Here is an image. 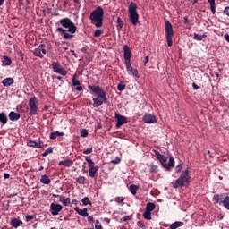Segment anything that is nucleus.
Instances as JSON below:
<instances>
[{"instance_id": "052dcab7", "label": "nucleus", "mask_w": 229, "mask_h": 229, "mask_svg": "<svg viewBox=\"0 0 229 229\" xmlns=\"http://www.w3.org/2000/svg\"><path fill=\"white\" fill-rule=\"evenodd\" d=\"M4 178L5 179V180H8V178H10V174H4Z\"/></svg>"}, {"instance_id": "b1692460", "label": "nucleus", "mask_w": 229, "mask_h": 229, "mask_svg": "<svg viewBox=\"0 0 229 229\" xmlns=\"http://www.w3.org/2000/svg\"><path fill=\"white\" fill-rule=\"evenodd\" d=\"M213 202L216 204L217 203H223V194H215L213 196Z\"/></svg>"}, {"instance_id": "ddd939ff", "label": "nucleus", "mask_w": 229, "mask_h": 229, "mask_svg": "<svg viewBox=\"0 0 229 229\" xmlns=\"http://www.w3.org/2000/svg\"><path fill=\"white\" fill-rule=\"evenodd\" d=\"M115 119L117 120V123H116L117 128H120V126H123V124L128 123V118H126V116H123L117 113H115Z\"/></svg>"}, {"instance_id": "4468645a", "label": "nucleus", "mask_w": 229, "mask_h": 229, "mask_svg": "<svg viewBox=\"0 0 229 229\" xmlns=\"http://www.w3.org/2000/svg\"><path fill=\"white\" fill-rule=\"evenodd\" d=\"M76 78H77V75L74 74L73 77L72 78V84L73 87H76L75 90H77V92H81V90H83V87Z\"/></svg>"}, {"instance_id": "338daca9", "label": "nucleus", "mask_w": 229, "mask_h": 229, "mask_svg": "<svg viewBox=\"0 0 229 229\" xmlns=\"http://www.w3.org/2000/svg\"><path fill=\"white\" fill-rule=\"evenodd\" d=\"M72 205H78V200L73 199V200H72Z\"/></svg>"}, {"instance_id": "bf43d9fd", "label": "nucleus", "mask_w": 229, "mask_h": 229, "mask_svg": "<svg viewBox=\"0 0 229 229\" xmlns=\"http://www.w3.org/2000/svg\"><path fill=\"white\" fill-rule=\"evenodd\" d=\"M184 24H189V18L186 16L183 18Z\"/></svg>"}, {"instance_id": "0e129e2a", "label": "nucleus", "mask_w": 229, "mask_h": 229, "mask_svg": "<svg viewBox=\"0 0 229 229\" xmlns=\"http://www.w3.org/2000/svg\"><path fill=\"white\" fill-rule=\"evenodd\" d=\"M225 40L227 41V42H229V35L228 34H225Z\"/></svg>"}, {"instance_id": "aec40b11", "label": "nucleus", "mask_w": 229, "mask_h": 229, "mask_svg": "<svg viewBox=\"0 0 229 229\" xmlns=\"http://www.w3.org/2000/svg\"><path fill=\"white\" fill-rule=\"evenodd\" d=\"M164 167H165V169H166V171H171V169H173V167H174V158L173 157H170L168 164L165 163L164 165Z\"/></svg>"}, {"instance_id": "412c9836", "label": "nucleus", "mask_w": 229, "mask_h": 229, "mask_svg": "<svg viewBox=\"0 0 229 229\" xmlns=\"http://www.w3.org/2000/svg\"><path fill=\"white\" fill-rule=\"evenodd\" d=\"M74 161L72 159H65L59 162V165H64V167H72Z\"/></svg>"}, {"instance_id": "cd10ccee", "label": "nucleus", "mask_w": 229, "mask_h": 229, "mask_svg": "<svg viewBox=\"0 0 229 229\" xmlns=\"http://www.w3.org/2000/svg\"><path fill=\"white\" fill-rule=\"evenodd\" d=\"M64 132H60V131H55L50 133V139L52 140H55V139H56L57 137H64Z\"/></svg>"}, {"instance_id": "6e6d98bb", "label": "nucleus", "mask_w": 229, "mask_h": 229, "mask_svg": "<svg viewBox=\"0 0 229 229\" xmlns=\"http://www.w3.org/2000/svg\"><path fill=\"white\" fill-rule=\"evenodd\" d=\"M192 87L194 90H198V89H199V86H198V84H196V82L192 83Z\"/></svg>"}, {"instance_id": "3c124183", "label": "nucleus", "mask_w": 229, "mask_h": 229, "mask_svg": "<svg viewBox=\"0 0 229 229\" xmlns=\"http://www.w3.org/2000/svg\"><path fill=\"white\" fill-rule=\"evenodd\" d=\"M95 228L96 229H103V226L101 225V222L97 220L96 224H95Z\"/></svg>"}, {"instance_id": "603ef678", "label": "nucleus", "mask_w": 229, "mask_h": 229, "mask_svg": "<svg viewBox=\"0 0 229 229\" xmlns=\"http://www.w3.org/2000/svg\"><path fill=\"white\" fill-rule=\"evenodd\" d=\"M26 221H32V219H35V216L33 215H27L25 216Z\"/></svg>"}, {"instance_id": "09e8293b", "label": "nucleus", "mask_w": 229, "mask_h": 229, "mask_svg": "<svg viewBox=\"0 0 229 229\" xmlns=\"http://www.w3.org/2000/svg\"><path fill=\"white\" fill-rule=\"evenodd\" d=\"M49 153H53V148H48L43 153V157H47V155H49Z\"/></svg>"}, {"instance_id": "6ab92c4d", "label": "nucleus", "mask_w": 229, "mask_h": 229, "mask_svg": "<svg viewBox=\"0 0 229 229\" xmlns=\"http://www.w3.org/2000/svg\"><path fill=\"white\" fill-rule=\"evenodd\" d=\"M22 221H21L19 218L13 217L11 218L10 225L13 228H17L18 226H21L22 225Z\"/></svg>"}, {"instance_id": "774afa93", "label": "nucleus", "mask_w": 229, "mask_h": 229, "mask_svg": "<svg viewBox=\"0 0 229 229\" xmlns=\"http://www.w3.org/2000/svg\"><path fill=\"white\" fill-rule=\"evenodd\" d=\"M104 221H105L106 223H110V219H109V218H105Z\"/></svg>"}, {"instance_id": "680f3d73", "label": "nucleus", "mask_w": 229, "mask_h": 229, "mask_svg": "<svg viewBox=\"0 0 229 229\" xmlns=\"http://www.w3.org/2000/svg\"><path fill=\"white\" fill-rule=\"evenodd\" d=\"M148 62H149V55H147V56L145 57L144 64H148Z\"/></svg>"}, {"instance_id": "4c0bfd02", "label": "nucleus", "mask_w": 229, "mask_h": 229, "mask_svg": "<svg viewBox=\"0 0 229 229\" xmlns=\"http://www.w3.org/2000/svg\"><path fill=\"white\" fill-rule=\"evenodd\" d=\"M193 38H194V40L201 41V40H203V38H207V36H206V34L199 36L197 33H195Z\"/></svg>"}, {"instance_id": "c03bdc74", "label": "nucleus", "mask_w": 229, "mask_h": 229, "mask_svg": "<svg viewBox=\"0 0 229 229\" xmlns=\"http://www.w3.org/2000/svg\"><path fill=\"white\" fill-rule=\"evenodd\" d=\"M157 171H158V165H150V173H157Z\"/></svg>"}, {"instance_id": "f8f14e48", "label": "nucleus", "mask_w": 229, "mask_h": 229, "mask_svg": "<svg viewBox=\"0 0 229 229\" xmlns=\"http://www.w3.org/2000/svg\"><path fill=\"white\" fill-rule=\"evenodd\" d=\"M64 207L60 204L52 203L50 205V212L52 216H58V213L62 212Z\"/></svg>"}, {"instance_id": "6e6552de", "label": "nucleus", "mask_w": 229, "mask_h": 229, "mask_svg": "<svg viewBox=\"0 0 229 229\" xmlns=\"http://www.w3.org/2000/svg\"><path fill=\"white\" fill-rule=\"evenodd\" d=\"M29 115H37L38 114V99L37 97H32L29 100Z\"/></svg>"}, {"instance_id": "69168bd1", "label": "nucleus", "mask_w": 229, "mask_h": 229, "mask_svg": "<svg viewBox=\"0 0 229 229\" xmlns=\"http://www.w3.org/2000/svg\"><path fill=\"white\" fill-rule=\"evenodd\" d=\"M52 196L53 198H59V199H60V197H62V195H56V194H53Z\"/></svg>"}, {"instance_id": "0eeeda50", "label": "nucleus", "mask_w": 229, "mask_h": 229, "mask_svg": "<svg viewBox=\"0 0 229 229\" xmlns=\"http://www.w3.org/2000/svg\"><path fill=\"white\" fill-rule=\"evenodd\" d=\"M59 22L63 26V28H68L69 33L74 34L76 33V31H78V28H76L74 22H72L69 18L61 19Z\"/></svg>"}, {"instance_id": "58836bf2", "label": "nucleus", "mask_w": 229, "mask_h": 229, "mask_svg": "<svg viewBox=\"0 0 229 229\" xmlns=\"http://www.w3.org/2000/svg\"><path fill=\"white\" fill-rule=\"evenodd\" d=\"M76 182H78V183H79L80 185H85V182H86L85 176H79V177L76 179Z\"/></svg>"}, {"instance_id": "13d9d810", "label": "nucleus", "mask_w": 229, "mask_h": 229, "mask_svg": "<svg viewBox=\"0 0 229 229\" xmlns=\"http://www.w3.org/2000/svg\"><path fill=\"white\" fill-rule=\"evenodd\" d=\"M89 223H94V217L92 216H88Z\"/></svg>"}, {"instance_id": "e433bc0d", "label": "nucleus", "mask_w": 229, "mask_h": 229, "mask_svg": "<svg viewBox=\"0 0 229 229\" xmlns=\"http://www.w3.org/2000/svg\"><path fill=\"white\" fill-rule=\"evenodd\" d=\"M183 225V222H174L170 225V229H177L180 228Z\"/></svg>"}, {"instance_id": "a878e982", "label": "nucleus", "mask_w": 229, "mask_h": 229, "mask_svg": "<svg viewBox=\"0 0 229 229\" xmlns=\"http://www.w3.org/2000/svg\"><path fill=\"white\" fill-rule=\"evenodd\" d=\"M0 123L4 125L8 123V116L6 115V113H0Z\"/></svg>"}, {"instance_id": "bb28decb", "label": "nucleus", "mask_w": 229, "mask_h": 229, "mask_svg": "<svg viewBox=\"0 0 229 229\" xmlns=\"http://www.w3.org/2000/svg\"><path fill=\"white\" fill-rule=\"evenodd\" d=\"M61 203H63L64 207H69V204L71 203V199L70 198H66L62 196L60 197V200Z\"/></svg>"}, {"instance_id": "49530a36", "label": "nucleus", "mask_w": 229, "mask_h": 229, "mask_svg": "<svg viewBox=\"0 0 229 229\" xmlns=\"http://www.w3.org/2000/svg\"><path fill=\"white\" fill-rule=\"evenodd\" d=\"M115 203H123L124 201V197H116L114 198Z\"/></svg>"}, {"instance_id": "473e14b6", "label": "nucleus", "mask_w": 229, "mask_h": 229, "mask_svg": "<svg viewBox=\"0 0 229 229\" xmlns=\"http://www.w3.org/2000/svg\"><path fill=\"white\" fill-rule=\"evenodd\" d=\"M85 160L89 165V169H92L94 167H96L94 161H92V159L90 158V157H85Z\"/></svg>"}, {"instance_id": "393cba45", "label": "nucleus", "mask_w": 229, "mask_h": 229, "mask_svg": "<svg viewBox=\"0 0 229 229\" xmlns=\"http://www.w3.org/2000/svg\"><path fill=\"white\" fill-rule=\"evenodd\" d=\"M98 171H99V166L96 165L93 168H89V174L90 176V178H94V176H96V173H98Z\"/></svg>"}, {"instance_id": "a19ab883", "label": "nucleus", "mask_w": 229, "mask_h": 229, "mask_svg": "<svg viewBox=\"0 0 229 229\" xmlns=\"http://www.w3.org/2000/svg\"><path fill=\"white\" fill-rule=\"evenodd\" d=\"M117 89L120 91V92H123V90H125L126 89V84H124V82H121L117 85Z\"/></svg>"}, {"instance_id": "1a4fd4ad", "label": "nucleus", "mask_w": 229, "mask_h": 229, "mask_svg": "<svg viewBox=\"0 0 229 229\" xmlns=\"http://www.w3.org/2000/svg\"><path fill=\"white\" fill-rule=\"evenodd\" d=\"M52 69L54 72L57 74H61L62 76H67V72L63 68L62 64L59 62H53L52 63Z\"/></svg>"}, {"instance_id": "5fc2aeb1", "label": "nucleus", "mask_w": 229, "mask_h": 229, "mask_svg": "<svg viewBox=\"0 0 229 229\" xmlns=\"http://www.w3.org/2000/svg\"><path fill=\"white\" fill-rule=\"evenodd\" d=\"M121 162V158L116 157L114 160L111 161V164H119Z\"/></svg>"}, {"instance_id": "f3484780", "label": "nucleus", "mask_w": 229, "mask_h": 229, "mask_svg": "<svg viewBox=\"0 0 229 229\" xmlns=\"http://www.w3.org/2000/svg\"><path fill=\"white\" fill-rule=\"evenodd\" d=\"M27 146L29 148H44V143L42 141L29 140Z\"/></svg>"}, {"instance_id": "4be33fe9", "label": "nucleus", "mask_w": 229, "mask_h": 229, "mask_svg": "<svg viewBox=\"0 0 229 229\" xmlns=\"http://www.w3.org/2000/svg\"><path fill=\"white\" fill-rule=\"evenodd\" d=\"M9 119L10 121H19L21 119V114L12 111L11 113H9Z\"/></svg>"}, {"instance_id": "2eb2a0df", "label": "nucleus", "mask_w": 229, "mask_h": 229, "mask_svg": "<svg viewBox=\"0 0 229 229\" xmlns=\"http://www.w3.org/2000/svg\"><path fill=\"white\" fill-rule=\"evenodd\" d=\"M153 152L155 153L157 160H159L161 165L164 167V165H165V162H167V157L160 154L157 150H153Z\"/></svg>"}, {"instance_id": "20e7f679", "label": "nucleus", "mask_w": 229, "mask_h": 229, "mask_svg": "<svg viewBox=\"0 0 229 229\" xmlns=\"http://www.w3.org/2000/svg\"><path fill=\"white\" fill-rule=\"evenodd\" d=\"M189 183H191V175L189 174V169H186L175 182H172V187L174 189H182V187H188Z\"/></svg>"}, {"instance_id": "de8ad7c7", "label": "nucleus", "mask_w": 229, "mask_h": 229, "mask_svg": "<svg viewBox=\"0 0 229 229\" xmlns=\"http://www.w3.org/2000/svg\"><path fill=\"white\" fill-rule=\"evenodd\" d=\"M103 35V30H96L94 32V37H101Z\"/></svg>"}, {"instance_id": "c756f323", "label": "nucleus", "mask_w": 229, "mask_h": 229, "mask_svg": "<svg viewBox=\"0 0 229 229\" xmlns=\"http://www.w3.org/2000/svg\"><path fill=\"white\" fill-rule=\"evenodd\" d=\"M156 205L153 202H148L146 206L145 211L147 212H153V210L156 208Z\"/></svg>"}, {"instance_id": "e2e57ef3", "label": "nucleus", "mask_w": 229, "mask_h": 229, "mask_svg": "<svg viewBox=\"0 0 229 229\" xmlns=\"http://www.w3.org/2000/svg\"><path fill=\"white\" fill-rule=\"evenodd\" d=\"M71 53L75 58H78V55L76 54V52H74V50H71Z\"/></svg>"}, {"instance_id": "ea45409f", "label": "nucleus", "mask_w": 229, "mask_h": 229, "mask_svg": "<svg viewBox=\"0 0 229 229\" xmlns=\"http://www.w3.org/2000/svg\"><path fill=\"white\" fill-rule=\"evenodd\" d=\"M144 219H147V221H151V212L146 211L143 213Z\"/></svg>"}, {"instance_id": "a18cd8bd", "label": "nucleus", "mask_w": 229, "mask_h": 229, "mask_svg": "<svg viewBox=\"0 0 229 229\" xmlns=\"http://www.w3.org/2000/svg\"><path fill=\"white\" fill-rule=\"evenodd\" d=\"M137 226H138L139 228L146 229V225H144V222H143V221H138V222H137Z\"/></svg>"}, {"instance_id": "39448f33", "label": "nucleus", "mask_w": 229, "mask_h": 229, "mask_svg": "<svg viewBox=\"0 0 229 229\" xmlns=\"http://www.w3.org/2000/svg\"><path fill=\"white\" fill-rule=\"evenodd\" d=\"M129 21L134 26L139 24V13L137 12V4L131 2L129 5Z\"/></svg>"}, {"instance_id": "8fccbe9b", "label": "nucleus", "mask_w": 229, "mask_h": 229, "mask_svg": "<svg viewBox=\"0 0 229 229\" xmlns=\"http://www.w3.org/2000/svg\"><path fill=\"white\" fill-rule=\"evenodd\" d=\"M92 147L88 148L86 150L83 151L84 155H90L92 153Z\"/></svg>"}, {"instance_id": "a211bd4d", "label": "nucleus", "mask_w": 229, "mask_h": 229, "mask_svg": "<svg viewBox=\"0 0 229 229\" xmlns=\"http://www.w3.org/2000/svg\"><path fill=\"white\" fill-rule=\"evenodd\" d=\"M74 210L75 212H77V214H79V216H81L82 217H89V212L87 210V208L81 209L79 207H75Z\"/></svg>"}, {"instance_id": "5701e85b", "label": "nucleus", "mask_w": 229, "mask_h": 229, "mask_svg": "<svg viewBox=\"0 0 229 229\" xmlns=\"http://www.w3.org/2000/svg\"><path fill=\"white\" fill-rule=\"evenodd\" d=\"M2 83L4 87H10L11 85H13L14 81H13V78L9 77V78L4 79L2 81Z\"/></svg>"}, {"instance_id": "7ed1b4c3", "label": "nucleus", "mask_w": 229, "mask_h": 229, "mask_svg": "<svg viewBox=\"0 0 229 229\" xmlns=\"http://www.w3.org/2000/svg\"><path fill=\"white\" fill-rule=\"evenodd\" d=\"M105 15V10L103 7L98 6L89 14V21L91 24H94L96 28H101L103 26V17Z\"/></svg>"}, {"instance_id": "37998d69", "label": "nucleus", "mask_w": 229, "mask_h": 229, "mask_svg": "<svg viewBox=\"0 0 229 229\" xmlns=\"http://www.w3.org/2000/svg\"><path fill=\"white\" fill-rule=\"evenodd\" d=\"M81 137H89V131L87 129H82L81 131Z\"/></svg>"}, {"instance_id": "c85d7f7f", "label": "nucleus", "mask_w": 229, "mask_h": 229, "mask_svg": "<svg viewBox=\"0 0 229 229\" xmlns=\"http://www.w3.org/2000/svg\"><path fill=\"white\" fill-rule=\"evenodd\" d=\"M213 15H216V0H208Z\"/></svg>"}, {"instance_id": "dca6fc26", "label": "nucleus", "mask_w": 229, "mask_h": 229, "mask_svg": "<svg viewBox=\"0 0 229 229\" xmlns=\"http://www.w3.org/2000/svg\"><path fill=\"white\" fill-rule=\"evenodd\" d=\"M57 31L63 34V37L65 40H71V38L74 37V35L68 33L67 30L62 27L57 28Z\"/></svg>"}, {"instance_id": "864d4df0", "label": "nucleus", "mask_w": 229, "mask_h": 229, "mask_svg": "<svg viewBox=\"0 0 229 229\" xmlns=\"http://www.w3.org/2000/svg\"><path fill=\"white\" fill-rule=\"evenodd\" d=\"M182 169H183V166H182V165H178L175 167V172L181 173V172H182Z\"/></svg>"}, {"instance_id": "9b49d317", "label": "nucleus", "mask_w": 229, "mask_h": 229, "mask_svg": "<svg viewBox=\"0 0 229 229\" xmlns=\"http://www.w3.org/2000/svg\"><path fill=\"white\" fill-rule=\"evenodd\" d=\"M157 116H155V114L147 113L143 116V123H145L146 124H155V123H157Z\"/></svg>"}, {"instance_id": "4d7b16f0", "label": "nucleus", "mask_w": 229, "mask_h": 229, "mask_svg": "<svg viewBox=\"0 0 229 229\" xmlns=\"http://www.w3.org/2000/svg\"><path fill=\"white\" fill-rule=\"evenodd\" d=\"M224 13H225L227 15V17H229V7L225 8Z\"/></svg>"}, {"instance_id": "f704fd0d", "label": "nucleus", "mask_w": 229, "mask_h": 229, "mask_svg": "<svg viewBox=\"0 0 229 229\" xmlns=\"http://www.w3.org/2000/svg\"><path fill=\"white\" fill-rule=\"evenodd\" d=\"M123 26H124V21H123V19H121V17H118L116 28H118L119 30H123Z\"/></svg>"}, {"instance_id": "2f4dec72", "label": "nucleus", "mask_w": 229, "mask_h": 229, "mask_svg": "<svg viewBox=\"0 0 229 229\" xmlns=\"http://www.w3.org/2000/svg\"><path fill=\"white\" fill-rule=\"evenodd\" d=\"M129 191H130L131 194L135 196L137 194V191H139V186H137L135 184H131Z\"/></svg>"}, {"instance_id": "79ce46f5", "label": "nucleus", "mask_w": 229, "mask_h": 229, "mask_svg": "<svg viewBox=\"0 0 229 229\" xmlns=\"http://www.w3.org/2000/svg\"><path fill=\"white\" fill-rule=\"evenodd\" d=\"M83 205L87 206V205H92V202H90V199H89V197H84L81 199Z\"/></svg>"}, {"instance_id": "423d86ee", "label": "nucleus", "mask_w": 229, "mask_h": 229, "mask_svg": "<svg viewBox=\"0 0 229 229\" xmlns=\"http://www.w3.org/2000/svg\"><path fill=\"white\" fill-rule=\"evenodd\" d=\"M165 38L168 47L173 46V37H174V31L173 30V25L169 21H165Z\"/></svg>"}, {"instance_id": "9d476101", "label": "nucleus", "mask_w": 229, "mask_h": 229, "mask_svg": "<svg viewBox=\"0 0 229 229\" xmlns=\"http://www.w3.org/2000/svg\"><path fill=\"white\" fill-rule=\"evenodd\" d=\"M46 45L41 44L38 48L33 50L34 56H38V58H44V55H46Z\"/></svg>"}, {"instance_id": "f257e3e1", "label": "nucleus", "mask_w": 229, "mask_h": 229, "mask_svg": "<svg viewBox=\"0 0 229 229\" xmlns=\"http://www.w3.org/2000/svg\"><path fill=\"white\" fill-rule=\"evenodd\" d=\"M88 89L92 92V94H96L97 97L93 98V107L98 108L103 105V103H108V98H106V91L104 90L100 86H88Z\"/></svg>"}, {"instance_id": "c9c22d12", "label": "nucleus", "mask_w": 229, "mask_h": 229, "mask_svg": "<svg viewBox=\"0 0 229 229\" xmlns=\"http://www.w3.org/2000/svg\"><path fill=\"white\" fill-rule=\"evenodd\" d=\"M223 206L226 210H229V196H226L223 200H222Z\"/></svg>"}, {"instance_id": "f03ea898", "label": "nucleus", "mask_w": 229, "mask_h": 229, "mask_svg": "<svg viewBox=\"0 0 229 229\" xmlns=\"http://www.w3.org/2000/svg\"><path fill=\"white\" fill-rule=\"evenodd\" d=\"M123 58L126 67V71L129 76H133V78H140L139 74V70L131 67V49H130L128 45L123 46Z\"/></svg>"}, {"instance_id": "7c9ffc66", "label": "nucleus", "mask_w": 229, "mask_h": 229, "mask_svg": "<svg viewBox=\"0 0 229 229\" xmlns=\"http://www.w3.org/2000/svg\"><path fill=\"white\" fill-rule=\"evenodd\" d=\"M41 183H44V185H49L51 183V179L47 175H42L40 179Z\"/></svg>"}, {"instance_id": "72a5a7b5", "label": "nucleus", "mask_w": 229, "mask_h": 229, "mask_svg": "<svg viewBox=\"0 0 229 229\" xmlns=\"http://www.w3.org/2000/svg\"><path fill=\"white\" fill-rule=\"evenodd\" d=\"M2 62L4 65H12V59L8 55H4Z\"/></svg>"}]
</instances>
